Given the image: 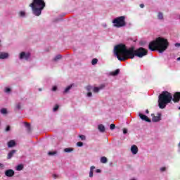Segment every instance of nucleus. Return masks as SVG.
Here are the masks:
<instances>
[{"label":"nucleus","instance_id":"1","mask_svg":"<svg viewBox=\"0 0 180 180\" xmlns=\"http://www.w3.org/2000/svg\"><path fill=\"white\" fill-rule=\"evenodd\" d=\"M148 51L147 49L141 47L136 50L134 48H130L127 49L126 45L119 44L114 48V54L120 61H126L129 58H134V56L143 58L145 56H147Z\"/></svg>","mask_w":180,"mask_h":180},{"label":"nucleus","instance_id":"2","mask_svg":"<svg viewBox=\"0 0 180 180\" xmlns=\"http://www.w3.org/2000/svg\"><path fill=\"white\" fill-rule=\"evenodd\" d=\"M180 100V92H176L174 94L172 98V95L168 91H162L159 96L158 104L160 109H165L167 103H170L171 101L174 102H179Z\"/></svg>","mask_w":180,"mask_h":180},{"label":"nucleus","instance_id":"3","mask_svg":"<svg viewBox=\"0 0 180 180\" xmlns=\"http://www.w3.org/2000/svg\"><path fill=\"white\" fill-rule=\"evenodd\" d=\"M168 46H169V44L168 43L167 39L162 37H158L149 44L148 49L151 51L158 50L159 53H164V51L168 49Z\"/></svg>","mask_w":180,"mask_h":180},{"label":"nucleus","instance_id":"4","mask_svg":"<svg viewBox=\"0 0 180 180\" xmlns=\"http://www.w3.org/2000/svg\"><path fill=\"white\" fill-rule=\"evenodd\" d=\"M30 8L32 9V13L35 16H40L41 11L46 8V2L44 0H33L32 3L30 4Z\"/></svg>","mask_w":180,"mask_h":180},{"label":"nucleus","instance_id":"5","mask_svg":"<svg viewBox=\"0 0 180 180\" xmlns=\"http://www.w3.org/2000/svg\"><path fill=\"white\" fill-rule=\"evenodd\" d=\"M126 17L124 16H120L115 18L112 20L113 26L114 27L120 28V27H124L126 26Z\"/></svg>","mask_w":180,"mask_h":180},{"label":"nucleus","instance_id":"6","mask_svg":"<svg viewBox=\"0 0 180 180\" xmlns=\"http://www.w3.org/2000/svg\"><path fill=\"white\" fill-rule=\"evenodd\" d=\"M20 60H29L30 58V53L26 52H21L19 56Z\"/></svg>","mask_w":180,"mask_h":180},{"label":"nucleus","instance_id":"7","mask_svg":"<svg viewBox=\"0 0 180 180\" xmlns=\"http://www.w3.org/2000/svg\"><path fill=\"white\" fill-rule=\"evenodd\" d=\"M5 175H6V176H8V178H12V176H13V175H15V171H13V169H7L5 172Z\"/></svg>","mask_w":180,"mask_h":180},{"label":"nucleus","instance_id":"8","mask_svg":"<svg viewBox=\"0 0 180 180\" xmlns=\"http://www.w3.org/2000/svg\"><path fill=\"white\" fill-rule=\"evenodd\" d=\"M152 122H160V120H161V113L158 112L157 116L154 115V114H152Z\"/></svg>","mask_w":180,"mask_h":180},{"label":"nucleus","instance_id":"9","mask_svg":"<svg viewBox=\"0 0 180 180\" xmlns=\"http://www.w3.org/2000/svg\"><path fill=\"white\" fill-rule=\"evenodd\" d=\"M139 116L140 117V119H141V120H144L145 122H148V123H150L151 122V120H150L148 118V117H147L146 115L139 113Z\"/></svg>","mask_w":180,"mask_h":180},{"label":"nucleus","instance_id":"10","mask_svg":"<svg viewBox=\"0 0 180 180\" xmlns=\"http://www.w3.org/2000/svg\"><path fill=\"white\" fill-rule=\"evenodd\" d=\"M9 58V53L6 52H0V60H6Z\"/></svg>","mask_w":180,"mask_h":180},{"label":"nucleus","instance_id":"11","mask_svg":"<svg viewBox=\"0 0 180 180\" xmlns=\"http://www.w3.org/2000/svg\"><path fill=\"white\" fill-rule=\"evenodd\" d=\"M103 88H105V84H101L98 87H94L93 92H94V94H98V92H99L101 89H103Z\"/></svg>","mask_w":180,"mask_h":180},{"label":"nucleus","instance_id":"12","mask_svg":"<svg viewBox=\"0 0 180 180\" xmlns=\"http://www.w3.org/2000/svg\"><path fill=\"white\" fill-rule=\"evenodd\" d=\"M131 152L132 154L136 155L139 153V148L136 145H134L131 147Z\"/></svg>","mask_w":180,"mask_h":180},{"label":"nucleus","instance_id":"13","mask_svg":"<svg viewBox=\"0 0 180 180\" xmlns=\"http://www.w3.org/2000/svg\"><path fill=\"white\" fill-rule=\"evenodd\" d=\"M16 146V142L15 141L11 140L8 143V147L11 148L12 147H15Z\"/></svg>","mask_w":180,"mask_h":180},{"label":"nucleus","instance_id":"14","mask_svg":"<svg viewBox=\"0 0 180 180\" xmlns=\"http://www.w3.org/2000/svg\"><path fill=\"white\" fill-rule=\"evenodd\" d=\"M16 153V150H12L11 151L9 152V153L8 154V160H11V158H12L13 157V154H15Z\"/></svg>","mask_w":180,"mask_h":180},{"label":"nucleus","instance_id":"15","mask_svg":"<svg viewBox=\"0 0 180 180\" xmlns=\"http://www.w3.org/2000/svg\"><path fill=\"white\" fill-rule=\"evenodd\" d=\"M119 72H120V70L117 69L113 72H110V75H112V77H116V75H118Z\"/></svg>","mask_w":180,"mask_h":180},{"label":"nucleus","instance_id":"16","mask_svg":"<svg viewBox=\"0 0 180 180\" xmlns=\"http://www.w3.org/2000/svg\"><path fill=\"white\" fill-rule=\"evenodd\" d=\"M98 129L101 133H105V128L103 124H99Z\"/></svg>","mask_w":180,"mask_h":180},{"label":"nucleus","instance_id":"17","mask_svg":"<svg viewBox=\"0 0 180 180\" xmlns=\"http://www.w3.org/2000/svg\"><path fill=\"white\" fill-rule=\"evenodd\" d=\"M72 88V84H70L69 86H68L64 91H63V94H68V92H70V91H71V89Z\"/></svg>","mask_w":180,"mask_h":180},{"label":"nucleus","instance_id":"18","mask_svg":"<svg viewBox=\"0 0 180 180\" xmlns=\"http://www.w3.org/2000/svg\"><path fill=\"white\" fill-rule=\"evenodd\" d=\"M95 169V166H91L90 167V172H89V177L92 178L94 176V170Z\"/></svg>","mask_w":180,"mask_h":180},{"label":"nucleus","instance_id":"19","mask_svg":"<svg viewBox=\"0 0 180 180\" xmlns=\"http://www.w3.org/2000/svg\"><path fill=\"white\" fill-rule=\"evenodd\" d=\"M101 162L102 164H106V162H108V158L105 156H103L101 158Z\"/></svg>","mask_w":180,"mask_h":180},{"label":"nucleus","instance_id":"20","mask_svg":"<svg viewBox=\"0 0 180 180\" xmlns=\"http://www.w3.org/2000/svg\"><path fill=\"white\" fill-rule=\"evenodd\" d=\"M72 151H74L72 148H66L64 149L65 153H72Z\"/></svg>","mask_w":180,"mask_h":180},{"label":"nucleus","instance_id":"21","mask_svg":"<svg viewBox=\"0 0 180 180\" xmlns=\"http://www.w3.org/2000/svg\"><path fill=\"white\" fill-rule=\"evenodd\" d=\"M16 171H22L23 169V165H18L15 167Z\"/></svg>","mask_w":180,"mask_h":180},{"label":"nucleus","instance_id":"22","mask_svg":"<svg viewBox=\"0 0 180 180\" xmlns=\"http://www.w3.org/2000/svg\"><path fill=\"white\" fill-rule=\"evenodd\" d=\"M61 55L58 54L56 56L54 57L53 61H58V60H61Z\"/></svg>","mask_w":180,"mask_h":180},{"label":"nucleus","instance_id":"23","mask_svg":"<svg viewBox=\"0 0 180 180\" xmlns=\"http://www.w3.org/2000/svg\"><path fill=\"white\" fill-rule=\"evenodd\" d=\"M158 18L160 20H162V19H164V15L162 14V13H159L158 15Z\"/></svg>","mask_w":180,"mask_h":180},{"label":"nucleus","instance_id":"24","mask_svg":"<svg viewBox=\"0 0 180 180\" xmlns=\"http://www.w3.org/2000/svg\"><path fill=\"white\" fill-rule=\"evenodd\" d=\"M25 15H26V13H25V11H20L19 13V16H20V18H25Z\"/></svg>","mask_w":180,"mask_h":180},{"label":"nucleus","instance_id":"25","mask_svg":"<svg viewBox=\"0 0 180 180\" xmlns=\"http://www.w3.org/2000/svg\"><path fill=\"white\" fill-rule=\"evenodd\" d=\"M91 64H92V65H96V64H98V59L94 58V59L91 60Z\"/></svg>","mask_w":180,"mask_h":180},{"label":"nucleus","instance_id":"26","mask_svg":"<svg viewBox=\"0 0 180 180\" xmlns=\"http://www.w3.org/2000/svg\"><path fill=\"white\" fill-rule=\"evenodd\" d=\"M1 113H2V115H6V113H8V111L6 110V108H2L1 110Z\"/></svg>","mask_w":180,"mask_h":180},{"label":"nucleus","instance_id":"27","mask_svg":"<svg viewBox=\"0 0 180 180\" xmlns=\"http://www.w3.org/2000/svg\"><path fill=\"white\" fill-rule=\"evenodd\" d=\"M25 127H27L28 131H30V124H29L27 122H25Z\"/></svg>","mask_w":180,"mask_h":180},{"label":"nucleus","instance_id":"28","mask_svg":"<svg viewBox=\"0 0 180 180\" xmlns=\"http://www.w3.org/2000/svg\"><path fill=\"white\" fill-rule=\"evenodd\" d=\"M56 154H57V151H53V152H49L48 153V155H56Z\"/></svg>","mask_w":180,"mask_h":180},{"label":"nucleus","instance_id":"29","mask_svg":"<svg viewBox=\"0 0 180 180\" xmlns=\"http://www.w3.org/2000/svg\"><path fill=\"white\" fill-rule=\"evenodd\" d=\"M4 91L6 92V94H9V92H11V88L6 87Z\"/></svg>","mask_w":180,"mask_h":180},{"label":"nucleus","instance_id":"30","mask_svg":"<svg viewBox=\"0 0 180 180\" xmlns=\"http://www.w3.org/2000/svg\"><path fill=\"white\" fill-rule=\"evenodd\" d=\"M79 139H81V140H86V136H85L84 135H79Z\"/></svg>","mask_w":180,"mask_h":180},{"label":"nucleus","instance_id":"31","mask_svg":"<svg viewBox=\"0 0 180 180\" xmlns=\"http://www.w3.org/2000/svg\"><path fill=\"white\" fill-rule=\"evenodd\" d=\"M115 127H116V125H115V124H111L110 125V130H115Z\"/></svg>","mask_w":180,"mask_h":180},{"label":"nucleus","instance_id":"32","mask_svg":"<svg viewBox=\"0 0 180 180\" xmlns=\"http://www.w3.org/2000/svg\"><path fill=\"white\" fill-rule=\"evenodd\" d=\"M58 108H60V106H58V105H56L53 108V112H57V110H58Z\"/></svg>","mask_w":180,"mask_h":180},{"label":"nucleus","instance_id":"33","mask_svg":"<svg viewBox=\"0 0 180 180\" xmlns=\"http://www.w3.org/2000/svg\"><path fill=\"white\" fill-rule=\"evenodd\" d=\"M77 147H82V146H84V143H82V142H77Z\"/></svg>","mask_w":180,"mask_h":180},{"label":"nucleus","instance_id":"34","mask_svg":"<svg viewBox=\"0 0 180 180\" xmlns=\"http://www.w3.org/2000/svg\"><path fill=\"white\" fill-rule=\"evenodd\" d=\"M15 108H16V109L20 110V108H21L20 103H18L15 105Z\"/></svg>","mask_w":180,"mask_h":180},{"label":"nucleus","instance_id":"35","mask_svg":"<svg viewBox=\"0 0 180 180\" xmlns=\"http://www.w3.org/2000/svg\"><path fill=\"white\" fill-rule=\"evenodd\" d=\"M86 89L87 91H92V86H87L86 87Z\"/></svg>","mask_w":180,"mask_h":180},{"label":"nucleus","instance_id":"36","mask_svg":"<svg viewBox=\"0 0 180 180\" xmlns=\"http://www.w3.org/2000/svg\"><path fill=\"white\" fill-rule=\"evenodd\" d=\"M4 167H5V165L2 163H0V169H4Z\"/></svg>","mask_w":180,"mask_h":180},{"label":"nucleus","instance_id":"37","mask_svg":"<svg viewBox=\"0 0 180 180\" xmlns=\"http://www.w3.org/2000/svg\"><path fill=\"white\" fill-rule=\"evenodd\" d=\"M87 96H88L89 98H91V96H92V92H91V91L88 92V93H87Z\"/></svg>","mask_w":180,"mask_h":180},{"label":"nucleus","instance_id":"38","mask_svg":"<svg viewBox=\"0 0 180 180\" xmlns=\"http://www.w3.org/2000/svg\"><path fill=\"white\" fill-rule=\"evenodd\" d=\"M123 134H127V129H126V128L123 129Z\"/></svg>","mask_w":180,"mask_h":180},{"label":"nucleus","instance_id":"39","mask_svg":"<svg viewBox=\"0 0 180 180\" xmlns=\"http://www.w3.org/2000/svg\"><path fill=\"white\" fill-rule=\"evenodd\" d=\"M53 178H54V179H57V178H58V176L57 174H53Z\"/></svg>","mask_w":180,"mask_h":180},{"label":"nucleus","instance_id":"40","mask_svg":"<svg viewBox=\"0 0 180 180\" xmlns=\"http://www.w3.org/2000/svg\"><path fill=\"white\" fill-rule=\"evenodd\" d=\"M52 91H57V86H54L52 88Z\"/></svg>","mask_w":180,"mask_h":180},{"label":"nucleus","instance_id":"41","mask_svg":"<svg viewBox=\"0 0 180 180\" xmlns=\"http://www.w3.org/2000/svg\"><path fill=\"white\" fill-rule=\"evenodd\" d=\"M9 130H11V127L8 126V127L6 128V131H9Z\"/></svg>","mask_w":180,"mask_h":180},{"label":"nucleus","instance_id":"42","mask_svg":"<svg viewBox=\"0 0 180 180\" xmlns=\"http://www.w3.org/2000/svg\"><path fill=\"white\" fill-rule=\"evenodd\" d=\"M175 47H180V43H176Z\"/></svg>","mask_w":180,"mask_h":180},{"label":"nucleus","instance_id":"43","mask_svg":"<svg viewBox=\"0 0 180 180\" xmlns=\"http://www.w3.org/2000/svg\"><path fill=\"white\" fill-rule=\"evenodd\" d=\"M165 167H162L160 168V171H162V172H164V171H165Z\"/></svg>","mask_w":180,"mask_h":180},{"label":"nucleus","instance_id":"44","mask_svg":"<svg viewBox=\"0 0 180 180\" xmlns=\"http://www.w3.org/2000/svg\"><path fill=\"white\" fill-rule=\"evenodd\" d=\"M96 172L97 174H100V172H101V169H97L96 170Z\"/></svg>","mask_w":180,"mask_h":180},{"label":"nucleus","instance_id":"45","mask_svg":"<svg viewBox=\"0 0 180 180\" xmlns=\"http://www.w3.org/2000/svg\"><path fill=\"white\" fill-rule=\"evenodd\" d=\"M139 6H140V8H144V4H140Z\"/></svg>","mask_w":180,"mask_h":180},{"label":"nucleus","instance_id":"46","mask_svg":"<svg viewBox=\"0 0 180 180\" xmlns=\"http://www.w3.org/2000/svg\"><path fill=\"white\" fill-rule=\"evenodd\" d=\"M146 113H147V114L149 113L148 110H146Z\"/></svg>","mask_w":180,"mask_h":180},{"label":"nucleus","instance_id":"47","mask_svg":"<svg viewBox=\"0 0 180 180\" xmlns=\"http://www.w3.org/2000/svg\"><path fill=\"white\" fill-rule=\"evenodd\" d=\"M178 61H180V57L177 58Z\"/></svg>","mask_w":180,"mask_h":180},{"label":"nucleus","instance_id":"48","mask_svg":"<svg viewBox=\"0 0 180 180\" xmlns=\"http://www.w3.org/2000/svg\"><path fill=\"white\" fill-rule=\"evenodd\" d=\"M179 110H180V106L179 107Z\"/></svg>","mask_w":180,"mask_h":180},{"label":"nucleus","instance_id":"49","mask_svg":"<svg viewBox=\"0 0 180 180\" xmlns=\"http://www.w3.org/2000/svg\"><path fill=\"white\" fill-rule=\"evenodd\" d=\"M179 147H180V143H179Z\"/></svg>","mask_w":180,"mask_h":180}]
</instances>
